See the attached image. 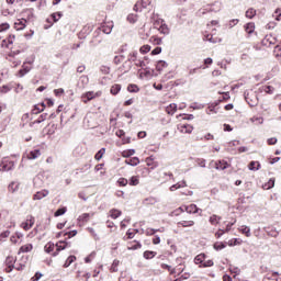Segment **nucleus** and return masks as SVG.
Instances as JSON below:
<instances>
[{
    "label": "nucleus",
    "mask_w": 281,
    "mask_h": 281,
    "mask_svg": "<svg viewBox=\"0 0 281 281\" xmlns=\"http://www.w3.org/2000/svg\"><path fill=\"white\" fill-rule=\"evenodd\" d=\"M20 54L21 50H11L7 56V60L12 63L13 67H19V65H21V60L18 58Z\"/></svg>",
    "instance_id": "obj_1"
},
{
    "label": "nucleus",
    "mask_w": 281,
    "mask_h": 281,
    "mask_svg": "<svg viewBox=\"0 0 281 281\" xmlns=\"http://www.w3.org/2000/svg\"><path fill=\"white\" fill-rule=\"evenodd\" d=\"M207 12H221V2L215 1L212 4H207L203 9L202 14H207Z\"/></svg>",
    "instance_id": "obj_2"
},
{
    "label": "nucleus",
    "mask_w": 281,
    "mask_h": 281,
    "mask_svg": "<svg viewBox=\"0 0 281 281\" xmlns=\"http://www.w3.org/2000/svg\"><path fill=\"white\" fill-rule=\"evenodd\" d=\"M245 100L249 104V106H257L258 105V97H256L255 92H245Z\"/></svg>",
    "instance_id": "obj_3"
},
{
    "label": "nucleus",
    "mask_w": 281,
    "mask_h": 281,
    "mask_svg": "<svg viewBox=\"0 0 281 281\" xmlns=\"http://www.w3.org/2000/svg\"><path fill=\"white\" fill-rule=\"evenodd\" d=\"M10 170H14V162L9 160H2L0 164V171L10 172Z\"/></svg>",
    "instance_id": "obj_4"
},
{
    "label": "nucleus",
    "mask_w": 281,
    "mask_h": 281,
    "mask_svg": "<svg viewBox=\"0 0 281 281\" xmlns=\"http://www.w3.org/2000/svg\"><path fill=\"white\" fill-rule=\"evenodd\" d=\"M5 265H7L5 272L12 273L14 266L16 265V259L12 256H9L5 259Z\"/></svg>",
    "instance_id": "obj_5"
},
{
    "label": "nucleus",
    "mask_w": 281,
    "mask_h": 281,
    "mask_svg": "<svg viewBox=\"0 0 281 281\" xmlns=\"http://www.w3.org/2000/svg\"><path fill=\"white\" fill-rule=\"evenodd\" d=\"M97 95H99L98 92L89 91L81 95V100L85 102V104H87V102H91V100H93V98Z\"/></svg>",
    "instance_id": "obj_6"
},
{
    "label": "nucleus",
    "mask_w": 281,
    "mask_h": 281,
    "mask_svg": "<svg viewBox=\"0 0 281 281\" xmlns=\"http://www.w3.org/2000/svg\"><path fill=\"white\" fill-rule=\"evenodd\" d=\"M56 247H57V251H55L53 254V256H58L59 251H63V250L67 249V247H71V244H69L67 241H59V243L56 244Z\"/></svg>",
    "instance_id": "obj_7"
},
{
    "label": "nucleus",
    "mask_w": 281,
    "mask_h": 281,
    "mask_svg": "<svg viewBox=\"0 0 281 281\" xmlns=\"http://www.w3.org/2000/svg\"><path fill=\"white\" fill-rule=\"evenodd\" d=\"M49 191L48 190H42V191H37L34 195H33V200L34 201H41L43 199H45V196H48Z\"/></svg>",
    "instance_id": "obj_8"
},
{
    "label": "nucleus",
    "mask_w": 281,
    "mask_h": 281,
    "mask_svg": "<svg viewBox=\"0 0 281 281\" xmlns=\"http://www.w3.org/2000/svg\"><path fill=\"white\" fill-rule=\"evenodd\" d=\"M41 157V149H34L26 154L27 159H38Z\"/></svg>",
    "instance_id": "obj_9"
},
{
    "label": "nucleus",
    "mask_w": 281,
    "mask_h": 281,
    "mask_svg": "<svg viewBox=\"0 0 281 281\" xmlns=\"http://www.w3.org/2000/svg\"><path fill=\"white\" fill-rule=\"evenodd\" d=\"M27 23V20L20 19L14 23V29L18 31L25 30V24Z\"/></svg>",
    "instance_id": "obj_10"
},
{
    "label": "nucleus",
    "mask_w": 281,
    "mask_h": 281,
    "mask_svg": "<svg viewBox=\"0 0 281 281\" xmlns=\"http://www.w3.org/2000/svg\"><path fill=\"white\" fill-rule=\"evenodd\" d=\"M101 30L104 34H111V32H113V22H108L103 24Z\"/></svg>",
    "instance_id": "obj_11"
},
{
    "label": "nucleus",
    "mask_w": 281,
    "mask_h": 281,
    "mask_svg": "<svg viewBox=\"0 0 281 281\" xmlns=\"http://www.w3.org/2000/svg\"><path fill=\"white\" fill-rule=\"evenodd\" d=\"M216 170H227L229 168V164L225 160H220L215 164Z\"/></svg>",
    "instance_id": "obj_12"
},
{
    "label": "nucleus",
    "mask_w": 281,
    "mask_h": 281,
    "mask_svg": "<svg viewBox=\"0 0 281 281\" xmlns=\"http://www.w3.org/2000/svg\"><path fill=\"white\" fill-rule=\"evenodd\" d=\"M184 210L187 214H199L200 209L196 207V204H190L186 206Z\"/></svg>",
    "instance_id": "obj_13"
},
{
    "label": "nucleus",
    "mask_w": 281,
    "mask_h": 281,
    "mask_svg": "<svg viewBox=\"0 0 281 281\" xmlns=\"http://www.w3.org/2000/svg\"><path fill=\"white\" fill-rule=\"evenodd\" d=\"M43 111H45V103L34 105L32 113L33 115H38V113H43Z\"/></svg>",
    "instance_id": "obj_14"
},
{
    "label": "nucleus",
    "mask_w": 281,
    "mask_h": 281,
    "mask_svg": "<svg viewBox=\"0 0 281 281\" xmlns=\"http://www.w3.org/2000/svg\"><path fill=\"white\" fill-rule=\"evenodd\" d=\"M216 106H218V102H215L209 105L206 109V114L212 115V113H218V109H216Z\"/></svg>",
    "instance_id": "obj_15"
},
{
    "label": "nucleus",
    "mask_w": 281,
    "mask_h": 281,
    "mask_svg": "<svg viewBox=\"0 0 281 281\" xmlns=\"http://www.w3.org/2000/svg\"><path fill=\"white\" fill-rule=\"evenodd\" d=\"M166 113H168V115H175V113H177V103H170L166 108Z\"/></svg>",
    "instance_id": "obj_16"
},
{
    "label": "nucleus",
    "mask_w": 281,
    "mask_h": 281,
    "mask_svg": "<svg viewBox=\"0 0 281 281\" xmlns=\"http://www.w3.org/2000/svg\"><path fill=\"white\" fill-rule=\"evenodd\" d=\"M207 256H205V254H200L194 258V262L195 265H202L203 267V262H205Z\"/></svg>",
    "instance_id": "obj_17"
},
{
    "label": "nucleus",
    "mask_w": 281,
    "mask_h": 281,
    "mask_svg": "<svg viewBox=\"0 0 281 281\" xmlns=\"http://www.w3.org/2000/svg\"><path fill=\"white\" fill-rule=\"evenodd\" d=\"M34 249V246L32 244H26L20 248L19 254H30Z\"/></svg>",
    "instance_id": "obj_18"
},
{
    "label": "nucleus",
    "mask_w": 281,
    "mask_h": 281,
    "mask_svg": "<svg viewBox=\"0 0 281 281\" xmlns=\"http://www.w3.org/2000/svg\"><path fill=\"white\" fill-rule=\"evenodd\" d=\"M158 32H160V34H165L168 35L170 34V29L168 27V24H166V22L164 24H161L159 27H158Z\"/></svg>",
    "instance_id": "obj_19"
},
{
    "label": "nucleus",
    "mask_w": 281,
    "mask_h": 281,
    "mask_svg": "<svg viewBox=\"0 0 281 281\" xmlns=\"http://www.w3.org/2000/svg\"><path fill=\"white\" fill-rule=\"evenodd\" d=\"M255 30H256V24L254 22H249L245 25V32H247V34H254Z\"/></svg>",
    "instance_id": "obj_20"
},
{
    "label": "nucleus",
    "mask_w": 281,
    "mask_h": 281,
    "mask_svg": "<svg viewBox=\"0 0 281 281\" xmlns=\"http://www.w3.org/2000/svg\"><path fill=\"white\" fill-rule=\"evenodd\" d=\"M155 256H157V252H155L153 250H146L143 254V258H145V260H153V258H155Z\"/></svg>",
    "instance_id": "obj_21"
},
{
    "label": "nucleus",
    "mask_w": 281,
    "mask_h": 281,
    "mask_svg": "<svg viewBox=\"0 0 281 281\" xmlns=\"http://www.w3.org/2000/svg\"><path fill=\"white\" fill-rule=\"evenodd\" d=\"M120 91H122V86L117 83L113 85L110 89V93H112V95H117Z\"/></svg>",
    "instance_id": "obj_22"
},
{
    "label": "nucleus",
    "mask_w": 281,
    "mask_h": 281,
    "mask_svg": "<svg viewBox=\"0 0 281 281\" xmlns=\"http://www.w3.org/2000/svg\"><path fill=\"white\" fill-rule=\"evenodd\" d=\"M178 227H194V221H180Z\"/></svg>",
    "instance_id": "obj_23"
},
{
    "label": "nucleus",
    "mask_w": 281,
    "mask_h": 281,
    "mask_svg": "<svg viewBox=\"0 0 281 281\" xmlns=\"http://www.w3.org/2000/svg\"><path fill=\"white\" fill-rule=\"evenodd\" d=\"M16 36L9 35L5 40H3L2 45H7V47H10L15 41Z\"/></svg>",
    "instance_id": "obj_24"
},
{
    "label": "nucleus",
    "mask_w": 281,
    "mask_h": 281,
    "mask_svg": "<svg viewBox=\"0 0 281 281\" xmlns=\"http://www.w3.org/2000/svg\"><path fill=\"white\" fill-rule=\"evenodd\" d=\"M45 120H47V113L41 114L37 120H35L34 122H32L30 124V126H34V124H41V123L45 122Z\"/></svg>",
    "instance_id": "obj_25"
},
{
    "label": "nucleus",
    "mask_w": 281,
    "mask_h": 281,
    "mask_svg": "<svg viewBox=\"0 0 281 281\" xmlns=\"http://www.w3.org/2000/svg\"><path fill=\"white\" fill-rule=\"evenodd\" d=\"M110 216L113 220L120 218V216H122V211H120L117 209H112V210H110Z\"/></svg>",
    "instance_id": "obj_26"
},
{
    "label": "nucleus",
    "mask_w": 281,
    "mask_h": 281,
    "mask_svg": "<svg viewBox=\"0 0 281 281\" xmlns=\"http://www.w3.org/2000/svg\"><path fill=\"white\" fill-rule=\"evenodd\" d=\"M239 232H241V234H245V236H247V238H249V236H251V228H249V226H240Z\"/></svg>",
    "instance_id": "obj_27"
},
{
    "label": "nucleus",
    "mask_w": 281,
    "mask_h": 281,
    "mask_svg": "<svg viewBox=\"0 0 281 281\" xmlns=\"http://www.w3.org/2000/svg\"><path fill=\"white\" fill-rule=\"evenodd\" d=\"M135 244H130L128 246H127V249L130 250V251H135V250H137V249H142V244L139 243V241H134Z\"/></svg>",
    "instance_id": "obj_28"
},
{
    "label": "nucleus",
    "mask_w": 281,
    "mask_h": 281,
    "mask_svg": "<svg viewBox=\"0 0 281 281\" xmlns=\"http://www.w3.org/2000/svg\"><path fill=\"white\" fill-rule=\"evenodd\" d=\"M74 262H76V256L71 255L67 258V260L64 263L65 269H67V267H71Z\"/></svg>",
    "instance_id": "obj_29"
},
{
    "label": "nucleus",
    "mask_w": 281,
    "mask_h": 281,
    "mask_svg": "<svg viewBox=\"0 0 281 281\" xmlns=\"http://www.w3.org/2000/svg\"><path fill=\"white\" fill-rule=\"evenodd\" d=\"M166 67H168V63L164 61V60H159L156 64V69L157 71H164V69H166Z\"/></svg>",
    "instance_id": "obj_30"
},
{
    "label": "nucleus",
    "mask_w": 281,
    "mask_h": 281,
    "mask_svg": "<svg viewBox=\"0 0 281 281\" xmlns=\"http://www.w3.org/2000/svg\"><path fill=\"white\" fill-rule=\"evenodd\" d=\"M160 267L161 269H166L167 271H169L171 276H175V273H177V270H175V268H172V266L170 265L161 263Z\"/></svg>",
    "instance_id": "obj_31"
},
{
    "label": "nucleus",
    "mask_w": 281,
    "mask_h": 281,
    "mask_svg": "<svg viewBox=\"0 0 281 281\" xmlns=\"http://www.w3.org/2000/svg\"><path fill=\"white\" fill-rule=\"evenodd\" d=\"M127 91L130 93H138L139 87L135 83H131V85L127 86Z\"/></svg>",
    "instance_id": "obj_32"
},
{
    "label": "nucleus",
    "mask_w": 281,
    "mask_h": 281,
    "mask_svg": "<svg viewBox=\"0 0 281 281\" xmlns=\"http://www.w3.org/2000/svg\"><path fill=\"white\" fill-rule=\"evenodd\" d=\"M180 131L181 133H192V131H194V127H192V125L190 124H184L181 126Z\"/></svg>",
    "instance_id": "obj_33"
},
{
    "label": "nucleus",
    "mask_w": 281,
    "mask_h": 281,
    "mask_svg": "<svg viewBox=\"0 0 281 281\" xmlns=\"http://www.w3.org/2000/svg\"><path fill=\"white\" fill-rule=\"evenodd\" d=\"M127 60L130 63H137V50L130 53V55L127 56Z\"/></svg>",
    "instance_id": "obj_34"
},
{
    "label": "nucleus",
    "mask_w": 281,
    "mask_h": 281,
    "mask_svg": "<svg viewBox=\"0 0 281 281\" xmlns=\"http://www.w3.org/2000/svg\"><path fill=\"white\" fill-rule=\"evenodd\" d=\"M260 168V162L258 161H250L249 165H248V169L249 170H258Z\"/></svg>",
    "instance_id": "obj_35"
},
{
    "label": "nucleus",
    "mask_w": 281,
    "mask_h": 281,
    "mask_svg": "<svg viewBox=\"0 0 281 281\" xmlns=\"http://www.w3.org/2000/svg\"><path fill=\"white\" fill-rule=\"evenodd\" d=\"M126 164L128 166H139V158L133 157V158L126 160Z\"/></svg>",
    "instance_id": "obj_36"
},
{
    "label": "nucleus",
    "mask_w": 281,
    "mask_h": 281,
    "mask_svg": "<svg viewBox=\"0 0 281 281\" xmlns=\"http://www.w3.org/2000/svg\"><path fill=\"white\" fill-rule=\"evenodd\" d=\"M20 186H21V183H19V182H11L9 184V191L10 192H16V190H19Z\"/></svg>",
    "instance_id": "obj_37"
},
{
    "label": "nucleus",
    "mask_w": 281,
    "mask_h": 281,
    "mask_svg": "<svg viewBox=\"0 0 281 281\" xmlns=\"http://www.w3.org/2000/svg\"><path fill=\"white\" fill-rule=\"evenodd\" d=\"M44 251H46V254H52V251H54V243L48 241L44 247Z\"/></svg>",
    "instance_id": "obj_38"
},
{
    "label": "nucleus",
    "mask_w": 281,
    "mask_h": 281,
    "mask_svg": "<svg viewBox=\"0 0 281 281\" xmlns=\"http://www.w3.org/2000/svg\"><path fill=\"white\" fill-rule=\"evenodd\" d=\"M210 223L211 225H218V223H221V217L217 215H212L210 217Z\"/></svg>",
    "instance_id": "obj_39"
},
{
    "label": "nucleus",
    "mask_w": 281,
    "mask_h": 281,
    "mask_svg": "<svg viewBox=\"0 0 281 281\" xmlns=\"http://www.w3.org/2000/svg\"><path fill=\"white\" fill-rule=\"evenodd\" d=\"M166 23V21H164V19H157L154 21V27L155 30H159V27H161V25H164Z\"/></svg>",
    "instance_id": "obj_40"
},
{
    "label": "nucleus",
    "mask_w": 281,
    "mask_h": 281,
    "mask_svg": "<svg viewBox=\"0 0 281 281\" xmlns=\"http://www.w3.org/2000/svg\"><path fill=\"white\" fill-rule=\"evenodd\" d=\"M255 16H256V10L254 8H250L246 11L247 19H254Z\"/></svg>",
    "instance_id": "obj_41"
},
{
    "label": "nucleus",
    "mask_w": 281,
    "mask_h": 281,
    "mask_svg": "<svg viewBox=\"0 0 281 281\" xmlns=\"http://www.w3.org/2000/svg\"><path fill=\"white\" fill-rule=\"evenodd\" d=\"M137 19H138V16L135 13H131L127 15L128 23H137Z\"/></svg>",
    "instance_id": "obj_42"
},
{
    "label": "nucleus",
    "mask_w": 281,
    "mask_h": 281,
    "mask_svg": "<svg viewBox=\"0 0 281 281\" xmlns=\"http://www.w3.org/2000/svg\"><path fill=\"white\" fill-rule=\"evenodd\" d=\"M104 153H106L105 148H101L94 156V159H97V161H100V159H102Z\"/></svg>",
    "instance_id": "obj_43"
},
{
    "label": "nucleus",
    "mask_w": 281,
    "mask_h": 281,
    "mask_svg": "<svg viewBox=\"0 0 281 281\" xmlns=\"http://www.w3.org/2000/svg\"><path fill=\"white\" fill-rule=\"evenodd\" d=\"M90 214L89 213H83L79 216V221H81L82 223H88L89 222V218H90Z\"/></svg>",
    "instance_id": "obj_44"
},
{
    "label": "nucleus",
    "mask_w": 281,
    "mask_h": 281,
    "mask_svg": "<svg viewBox=\"0 0 281 281\" xmlns=\"http://www.w3.org/2000/svg\"><path fill=\"white\" fill-rule=\"evenodd\" d=\"M67 213V207H60L58 209L55 213L54 216L58 217V216H63V214Z\"/></svg>",
    "instance_id": "obj_45"
},
{
    "label": "nucleus",
    "mask_w": 281,
    "mask_h": 281,
    "mask_svg": "<svg viewBox=\"0 0 281 281\" xmlns=\"http://www.w3.org/2000/svg\"><path fill=\"white\" fill-rule=\"evenodd\" d=\"M61 18H63L61 12H57V13L52 14V19L54 20V23H58V21H60Z\"/></svg>",
    "instance_id": "obj_46"
},
{
    "label": "nucleus",
    "mask_w": 281,
    "mask_h": 281,
    "mask_svg": "<svg viewBox=\"0 0 281 281\" xmlns=\"http://www.w3.org/2000/svg\"><path fill=\"white\" fill-rule=\"evenodd\" d=\"M130 186H139V178L137 176H133L130 179Z\"/></svg>",
    "instance_id": "obj_47"
},
{
    "label": "nucleus",
    "mask_w": 281,
    "mask_h": 281,
    "mask_svg": "<svg viewBox=\"0 0 281 281\" xmlns=\"http://www.w3.org/2000/svg\"><path fill=\"white\" fill-rule=\"evenodd\" d=\"M131 67H133L131 65V63L128 60L124 61L122 65V68L124 69V74H126L127 71H131Z\"/></svg>",
    "instance_id": "obj_48"
},
{
    "label": "nucleus",
    "mask_w": 281,
    "mask_h": 281,
    "mask_svg": "<svg viewBox=\"0 0 281 281\" xmlns=\"http://www.w3.org/2000/svg\"><path fill=\"white\" fill-rule=\"evenodd\" d=\"M117 184L121 186V188H124L125 186H128V180L126 178H120Z\"/></svg>",
    "instance_id": "obj_49"
},
{
    "label": "nucleus",
    "mask_w": 281,
    "mask_h": 281,
    "mask_svg": "<svg viewBox=\"0 0 281 281\" xmlns=\"http://www.w3.org/2000/svg\"><path fill=\"white\" fill-rule=\"evenodd\" d=\"M213 247H214V249L216 251H221V249H225V244H223V243H215Z\"/></svg>",
    "instance_id": "obj_50"
},
{
    "label": "nucleus",
    "mask_w": 281,
    "mask_h": 281,
    "mask_svg": "<svg viewBox=\"0 0 281 281\" xmlns=\"http://www.w3.org/2000/svg\"><path fill=\"white\" fill-rule=\"evenodd\" d=\"M200 267H204V268H207V267H214V261H212V260H205L204 259V262L202 263V266H200Z\"/></svg>",
    "instance_id": "obj_51"
},
{
    "label": "nucleus",
    "mask_w": 281,
    "mask_h": 281,
    "mask_svg": "<svg viewBox=\"0 0 281 281\" xmlns=\"http://www.w3.org/2000/svg\"><path fill=\"white\" fill-rule=\"evenodd\" d=\"M140 54H148L150 52V46L149 45H144L139 49Z\"/></svg>",
    "instance_id": "obj_52"
},
{
    "label": "nucleus",
    "mask_w": 281,
    "mask_h": 281,
    "mask_svg": "<svg viewBox=\"0 0 281 281\" xmlns=\"http://www.w3.org/2000/svg\"><path fill=\"white\" fill-rule=\"evenodd\" d=\"M100 71L102 74H105V76H106V75L111 74V68L108 66H101Z\"/></svg>",
    "instance_id": "obj_53"
},
{
    "label": "nucleus",
    "mask_w": 281,
    "mask_h": 281,
    "mask_svg": "<svg viewBox=\"0 0 281 281\" xmlns=\"http://www.w3.org/2000/svg\"><path fill=\"white\" fill-rule=\"evenodd\" d=\"M77 234H78V231H70V232H66L64 236H68V238H74V236H76Z\"/></svg>",
    "instance_id": "obj_54"
},
{
    "label": "nucleus",
    "mask_w": 281,
    "mask_h": 281,
    "mask_svg": "<svg viewBox=\"0 0 281 281\" xmlns=\"http://www.w3.org/2000/svg\"><path fill=\"white\" fill-rule=\"evenodd\" d=\"M117 267H120V260L115 259L111 267L112 271H117Z\"/></svg>",
    "instance_id": "obj_55"
},
{
    "label": "nucleus",
    "mask_w": 281,
    "mask_h": 281,
    "mask_svg": "<svg viewBox=\"0 0 281 281\" xmlns=\"http://www.w3.org/2000/svg\"><path fill=\"white\" fill-rule=\"evenodd\" d=\"M95 258V252H91L88 257L85 258V262L89 263L91 260Z\"/></svg>",
    "instance_id": "obj_56"
},
{
    "label": "nucleus",
    "mask_w": 281,
    "mask_h": 281,
    "mask_svg": "<svg viewBox=\"0 0 281 281\" xmlns=\"http://www.w3.org/2000/svg\"><path fill=\"white\" fill-rule=\"evenodd\" d=\"M273 87L272 86H265L263 87V91L266 92V93H269V94H271V93H273Z\"/></svg>",
    "instance_id": "obj_57"
},
{
    "label": "nucleus",
    "mask_w": 281,
    "mask_h": 281,
    "mask_svg": "<svg viewBox=\"0 0 281 281\" xmlns=\"http://www.w3.org/2000/svg\"><path fill=\"white\" fill-rule=\"evenodd\" d=\"M7 30H10V24L8 23L0 24V32H5Z\"/></svg>",
    "instance_id": "obj_58"
},
{
    "label": "nucleus",
    "mask_w": 281,
    "mask_h": 281,
    "mask_svg": "<svg viewBox=\"0 0 281 281\" xmlns=\"http://www.w3.org/2000/svg\"><path fill=\"white\" fill-rule=\"evenodd\" d=\"M145 203H147L149 205H155V203H157V199L148 198V199L145 200Z\"/></svg>",
    "instance_id": "obj_59"
},
{
    "label": "nucleus",
    "mask_w": 281,
    "mask_h": 281,
    "mask_svg": "<svg viewBox=\"0 0 281 281\" xmlns=\"http://www.w3.org/2000/svg\"><path fill=\"white\" fill-rule=\"evenodd\" d=\"M10 236V231H4L0 234V240H3Z\"/></svg>",
    "instance_id": "obj_60"
},
{
    "label": "nucleus",
    "mask_w": 281,
    "mask_h": 281,
    "mask_svg": "<svg viewBox=\"0 0 281 281\" xmlns=\"http://www.w3.org/2000/svg\"><path fill=\"white\" fill-rule=\"evenodd\" d=\"M135 155V149H130L127 151H124L123 157H133Z\"/></svg>",
    "instance_id": "obj_61"
},
{
    "label": "nucleus",
    "mask_w": 281,
    "mask_h": 281,
    "mask_svg": "<svg viewBox=\"0 0 281 281\" xmlns=\"http://www.w3.org/2000/svg\"><path fill=\"white\" fill-rule=\"evenodd\" d=\"M55 95L60 97L63 93H65V89L59 88L54 90Z\"/></svg>",
    "instance_id": "obj_62"
},
{
    "label": "nucleus",
    "mask_w": 281,
    "mask_h": 281,
    "mask_svg": "<svg viewBox=\"0 0 281 281\" xmlns=\"http://www.w3.org/2000/svg\"><path fill=\"white\" fill-rule=\"evenodd\" d=\"M43 278V273L36 272L35 276L31 279L32 281H38Z\"/></svg>",
    "instance_id": "obj_63"
},
{
    "label": "nucleus",
    "mask_w": 281,
    "mask_h": 281,
    "mask_svg": "<svg viewBox=\"0 0 281 281\" xmlns=\"http://www.w3.org/2000/svg\"><path fill=\"white\" fill-rule=\"evenodd\" d=\"M231 273H234L235 276H240V270L238 267L231 268Z\"/></svg>",
    "instance_id": "obj_64"
}]
</instances>
